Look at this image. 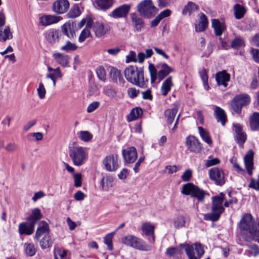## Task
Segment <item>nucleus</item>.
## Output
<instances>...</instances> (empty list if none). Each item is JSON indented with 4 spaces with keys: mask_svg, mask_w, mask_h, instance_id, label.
<instances>
[{
    "mask_svg": "<svg viewBox=\"0 0 259 259\" xmlns=\"http://www.w3.org/2000/svg\"><path fill=\"white\" fill-rule=\"evenodd\" d=\"M242 235L247 241H257L259 239V224H254L250 214H244L239 223Z\"/></svg>",
    "mask_w": 259,
    "mask_h": 259,
    "instance_id": "nucleus-1",
    "label": "nucleus"
},
{
    "mask_svg": "<svg viewBox=\"0 0 259 259\" xmlns=\"http://www.w3.org/2000/svg\"><path fill=\"white\" fill-rule=\"evenodd\" d=\"M124 75L126 80L132 84L141 88L147 87L148 80L145 79L142 68L130 65L124 69Z\"/></svg>",
    "mask_w": 259,
    "mask_h": 259,
    "instance_id": "nucleus-2",
    "label": "nucleus"
},
{
    "mask_svg": "<svg viewBox=\"0 0 259 259\" xmlns=\"http://www.w3.org/2000/svg\"><path fill=\"white\" fill-rule=\"evenodd\" d=\"M68 148V154L73 164L77 166L82 165L88 158L87 148L76 142L71 144Z\"/></svg>",
    "mask_w": 259,
    "mask_h": 259,
    "instance_id": "nucleus-3",
    "label": "nucleus"
},
{
    "mask_svg": "<svg viewBox=\"0 0 259 259\" xmlns=\"http://www.w3.org/2000/svg\"><path fill=\"white\" fill-rule=\"evenodd\" d=\"M211 212L205 215V218L212 221H217L222 213L225 211L223 205L225 199V194L220 193L218 195L212 197Z\"/></svg>",
    "mask_w": 259,
    "mask_h": 259,
    "instance_id": "nucleus-4",
    "label": "nucleus"
},
{
    "mask_svg": "<svg viewBox=\"0 0 259 259\" xmlns=\"http://www.w3.org/2000/svg\"><path fill=\"white\" fill-rule=\"evenodd\" d=\"M122 242L124 244L136 249L143 251L151 250L150 245L146 244L142 239L134 235H130L125 236L122 239Z\"/></svg>",
    "mask_w": 259,
    "mask_h": 259,
    "instance_id": "nucleus-5",
    "label": "nucleus"
},
{
    "mask_svg": "<svg viewBox=\"0 0 259 259\" xmlns=\"http://www.w3.org/2000/svg\"><path fill=\"white\" fill-rule=\"evenodd\" d=\"M182 193L185 195H190L196 198L199 202L204 201L206 193L198 187L191 183L184 185L182 188Z\"/></svg>",
    "mask_w": 259,
    "mask_h": 259,
    "instance_id": "nucleus-6",
    "label": "nucleus"
},
{
    "mask_svg": "<svg viewBox=\"0 0 259 259\" xmlns=\"http://www.w3.org/2000/svg\"><path fill=\"white\" fill-rule=\"evenodd\" d=\"M250 97L248 94H242L235 96L232 102L231 108L237 114L241 113L242 108L250 103Z\"/></svg>",
    "mask_w": 259,
    "mask_h": 259,
    "instance_id": "nucleus-7",
    "label": "nucleus"
},
{
    "mask_svg": "<svg viewBox=\"0 0 259 259\" xmlns=\"http://www.w3.org/2000/svg\"><path fill=\"white\" fill-rule=\"evenodd\" d=\"M137 9L141 15L147 18L154 15L157 11V8L153 5L151 0L141 1L138 5Z\"/></svg>",
    "mask_w": 259,
    "mask_h": 259,
    "instance_id": "nucleus-8",
    "label": "nucleus"
},
{
    "mask_svg": "<svg viewBox=\"0 0 259 259\" xmlns=\"http://www.w3.org/2000/svg\"><path fill=\"white\" fill-rule=\"evenodd\" d=\"M194 246V247L188 244H181L179 246L185 249L189 259L200 258L204 254V251L201 244L196 243Z\"/></svg>",
    "mask_w": 259,
    "mask_h": 259,
    "instance_id": "nucleus-9",
    "label": "nucleus"
},
{
    "mask_svg": "<svg viewBox=\"0 0 259 259\" xmlns=\"http://www.w3.org/2000/svg\"><path fill=\"white\" fill-rule=\"evenodd\" d=\"M120 161L117 154H110L105 157L103 161V164L105 169L108 171H115L119 167Z\"/></svg>",
    "mask_w": 259,
    "mask_h": 259,
    "instance_id": "nucleus-10",
    "label": "nucleus"
},
{
    "mask_svg": "<svg viewBox=\"0 0 259 259\" xmlns=\"http://www.w3.org/2000/svg\"><path fill=\"white\" fill-rule=\"evenodd\" d=\"M93 29L96 36L99 38L109 33L111 29L107 23L99 21L94 23Z\"/></svg>",
    "mask_w": 259,
    "mask_h": 259,
    "instance_id": "nucleus-11",
    "label": "nucleus"
},
{
    "mask_svg": "<svg viewBox=\"0 0 259 259\" xmlns=\"http://www.w3.org/2000/svg\"><path fill=\"white\" fill-rule=\"evenodd\" d=\"M209 176L210 179L214 181L217 185L222 186L225 184L224 173L222 170L218 167L211 168L209 171Z\"/></svg>",
    "mask_w": 259,
    "mask_h": 259,
    "instance_id": "nucleus-12",
    "label": "nucleus"
},
{
    "mask_svg": "<svg viewBox=\"0 0 259 259\" xmlns=\"http://www.w3.org/2000/svg\"><path fill=\"white\" fill-rule=\"evenodd\" d=\"M69 3L67 0H57L53 5V10L57 14L65 13L69 8Z\"/></svg>",
    "mask_w": 259,
    "mask_h": 259,
    "instance_id": "nucleus-13",
    "label": "nucleus"
},
{
    "mask_svg": "<svg viewBox=\"0 0 259 259\" xmlns=\"http://www.w3.org/2000/svg\"><path fill=\"white\" fill-rule=\"evenodd\" d=\"M131 8V5H121L112 12L111 16L114 18H125L127 16Z\"/></svg>",
    "mask_w": 259,
    "mask_h": 259,
    "instance_id": "nucleus-14",
    "label": "nucleus"
},
{
    "mask_svg": "<svg viewBox=\"0 0 259 259\" xmlns=\"http://www.w3.org/2000/svg\"><path fill=\"white\" fill-rule=\"evenodd\" d=\"M186 145L188 149L193 152L198 153L201 150L200 143L194 136H189L186 138Z\"/></svg>",
    "mask_w": 259,
    "mask_h": 259,
    "instance_id": "nucleus-15",
    "label": "nucleus"
},
{
    "mask_svg": "<svg viewBox=\"0 0 259 259\" xmlns=\"http://www.w3.org/2000/svg\"><path fill=\"white\" fill-rule=\"evenodd\" d=\"M62 19L60 16H57L51 15H45L39 17V23L44 26H47L58 23Z\"/></svg>",
    "mask_w": 259,
    "mask_h": 259,
    "instance_id": "nucleus-16",
    "label": "nucleus"
},
{
    "mask_svg": "<svg viewBox=\"0 0 259 259\" xmlns=\"http://www.w3.org/2000/svg\"><path fill=\"white\" fill-rule=\"evenodd\" d=\"M74 27L75 25L73 22H67L61 26V31L69 39H73L75 37Z\"/></svg>",
    "mask_w": 259,
    "mask_h": 259,
    "instance_id": "nucleus-17",
    "label": "nucleus"
},
{
    "mask_svg": "<svg viewBox=\"0 0 259 259\" xmlns=\"http://www.w3.org/2000/svg\"><path fill=\"white\" fill-rule=\"evenodd\" d=\"M122 155L125 161L128 163H133L137 158V150L134 147L123 149Z\"/></svg>",
    "mask_w": 259,
    "mask_h": 259,
    "instance_id": "nucleus-18",
    "label": "nucleus"
},
{
    "mask_svg": "<svg viewBox=\"0 0 259 259\" xmlns=\"http://www.w3.org/2000/svg\"><path fill=\"white\" fill-rule=\"evenodd\" d=\"M157 67L161 68L158 72V78L159 81L163 80L170 72L174 71V69L166 63L159 64Z\"/></svg>",
    "mask_w": 259,
    "mask_h": 259,
    "instance_id": "nucleus-19",
    "label": "nucleus"
},
{
    "mask_svg": "<svg viewBox=\"0 0 259 259\" xmlns=\"http://www.w3.org/2000/svg\"><path fill=\"white\" fill-rule=\"evenodd\" d=\"M34 225L27 221V222L21 223L19 225V233L20 235H31L33 233Z\"/></svg>",
    "mask_w": 259,
    "mask_h": 259,
    "instance_id": "nucleus-20",
    "label": "nucleus"
},
{
    "mask_svg": "<svg viewBox=\"0 0 259 259\" xmlns=\"http://www.w3.org/2000/svg\"><path fill=\"white\" fill-rule=\"evenodd\" d=\"M49 226L48 224L45 221H42L38 224L35 237L37 240H38L42 235H49Z\"/></svg>",
    "mask_w": 259,
    "mask_h": 259,
    "instance_id": "nucleus-21",
    "label": "nucleus"
},
{
    "mask_svg": "<svg viewBox=\"0 0 259 259\" xmlns=\"http://www.w3.org/2000/svg\"><path fill=\"white\" fill-rule=\"evenodd\" d=\"M154 229V226L150 223H144L142 226V231L146 236L150 237L148 239L149 242L152 243H154L155 241Z\"/></svg>",
    "mask_w": 259,
    "mask_h": 259,
    "instance_id": "nucleus-22",
    "label": "nucleus"
},
{
    "mask_svg": "<svg viewBox=\"0 0 259 259\" xmlns=\"http://www.w3.org/2000/svg\"><path fill=\"white\" fill-rule=\"evenodd\" d=\"M253 152L252 150H249L247 154L244 157V163L246 166V168L248 174L249 175H251L252 174V169L253 168Z\"/></svg>",
    "mask_w": 259,
    "mask_h": 259,
    "instance_id": "nucleus-23",
    "label": "nucleus"
},
{
    "mask_svg": "<svg viewBox=\"0 0 259 259\" xmlns=\"http://www.w3.org/2000/svg\"><path fill=\"white\" fill-rule=\"evenodd\" d=\"M45 37L47 40L51 44L59 41V31L55 29H50L45 33Z\"/></svg>",
    "mask_w": 259,
    "mask_h": 259,
    "instance_id": "nucleus-24",
    "label": "nucleus"
},
{
    "mask_svg": "<svg viewBox=\"0 0 259 259\" xmlns=\"http://www.w3.org/2000/svg\"><path fill=\"white\" fill-rule=\"evenodd\" d=\"M230 74L225 70L219 72L215 75V79L219 85H222L226 87L228 85L227 82L230 80Z\"/></svg>",
    "mask_w": 259,
    "mask_h": 259,
    "instance_id": "nucleus-25",
    "label": "nucleus"
},
{
    "mask_svg": "<svg viewBox=\"0 0 259 259\" xmlns=\"http://www.w3.org/2000/svg\"><path fill=\"white\" fill-rule=\"evenodd\" d=\"M211 25L214 30L215 35L217 36H221L226 29L225 24L215 19L211 20Z\"/></svg>",
    "mask_w": 259,
    "mask_h": 259,
    "instance_id": "nucleus-26",
    "label": "nucleus"
},
{
    "mask_svg": "<svg viewBox=\"0 0 259 259\" xmlns=\"http://www.w3.org/2000/svg\"><path fill=\"white\" fill-rule=\"evenodd\" d=\"M234 128L236 133L237 142L239 144L242 145L246 140V135L242 132V127L240 124L234 125Z\"/></svg>",
    "mask_w": 259,
    "mask_h": 259,
    "instance_id": "nucleus-27",
    "label": "nucleus"
},
{
    "mask_svg": "<svg viewBox=\"0 0 259 259\" xmlns=\"http://www.w3.org/2000/svg\"><path fill=\"white\" fill-rule=\"evenodd\" d=\"M208 22L206 16L202 13L200 17V21L198 24H195V30L197 32L204 31L207 27Z\"/></svg>",
    "mask_w": 259,
    "mask_h": 259,
    "instance_id": "nucleus-28",
    "label": "nucleus"
},
{
    "mask_svg": "<svg viewBox=\"0 0 259 259\" xmlns=\"http://www.w3.org/2000/svg\"><path fill=\"white\" fill-rule=\"evenodd\" d=\"M214 115L218 122H221L222 125H225L227 117L224 111L220 107L216 106L214 110Z\"/></svg>",
    "mask_w": 259,
    "mask_h": 259,
    "instance_id": "nucleus-29",
    "label": "nucleus"
},
{
    "mask_svg": "<svg viewBox=\"0 0 259 259\" xmlns=\"http://www.w3.org/2000/svg\"><path fill=\"white\" fill-rule=\"evenodd\" d=\"M178 111V107L176 105H174L172 109H167L165 111L164 114L167 123L171 124L172 123Z\"/></svg>",
    "mask_w": 259,
    "mask_h": 259,
    "instance_id": "nucleus-30",
    "label": "nucleus"
},
{
    "mask_svg": "<svg viewBox=\"0 0 259 259\" xmlns=\"http://www.w3.org/2000/svg\"><path fill=\"white\" fill-rule=\"evenodd\" d=\"M174 84L172 82V77L169 76L163 83L161 87V93L163 96H166L170 91Z\"/></svg>",
    "mask_w": 259,
    "mask_h": 259,
    "instance_id": "nucleus-31",
    "label": "nucleus"
},
{
    "mask_svg": "<svg viewBox=\"0 0 259 259\" xmlns=\"http://www.w3.org/2000/svg\"><path fill=\"white\" fill-rule=\"evenodd\" d=\"M56 61L63 66H66L68 63V56L60 53H55L53 55Z\"/></svg>",
    "mask_w": 259,
    "mask_h": 259,
    "instance_id": "nucleus-32",
    "label": "nucleus"
},
{
    "mask_svg": "<svg viewBox=\"0 0 259 259\" xmlns=\"http://www.w3.org/2000/svg\"><path fill=\"white\" fill-rule=\"evenodd\" d=\"M42 217L40 212V210L38 208H34L31 212V214L27 218V221L30 223H33L35 225L37 221L39 220Z\"/></svg>",
    "mask_w": 259,
    "mask_h": 259,
    "instance_id": "nucleus-33",
    "label": "nucleus"
},
{
    "mask_svg": "<svg viewBox=\"0 0 259 259\" xmlns=\"http://www.w3.org/2000/svg\"><path fill=\"white\" fill-rule=\"evenodd\" d=\"M23 248L25 254L29 256H33L37 250L34 244L30 242H25L23 245Z\"/></svg>",
    "mask_w": 259,
    "mask_h": 259,
    "instance_id": "nucleus-34",
    "label": "nucleus"
},
{
    "mask_svg": "<svg viewBox=\"0 0 259 259\" xmlns=\"http://www.w3.org/2000/svg\"><path fill=\"white\" fill-rule=\"evenodd\" d=\"M113 178L111 176L104 177L100 182L102 190L107 191L113 186Z\"/></svg>",
    "mask_w": 259,
    "mask_h": 259,
    "instance_id": "nucleus-35",
    "label": "nucleus"
},
{
    "mask_svg": "<svg viewBox=\"0 0 259 259\" xmlns=\"http://www.w3.org/2000/svg\"><path fill=\"white\" fill-rule=\"evenodd\" d=\"M131 20L137 31H140L144 26V22L141 18L138 17L135 13L131 14Z\"/></svg>",
    "mask_w": 259,
    "mask_h": 259,
    "instance_id": "nucleus-36",
    "label": "nucleus"
},
{
    "mask_svg": "<svg viewBox=\"0 0 259 259\" xmlns=\"http://www.w3.org/2000/svg\"><path fill=\"white\" fill-rule=\"evenodd\" d=\"M250 126L252 131L259 130V113L254 112L250 118Z\"/></svg>",
    "mask_w": 259,
    "mask_h": 259,
    "instance_id": "nucleus-37",
    "label": "nucleus"
},
{
    "mask_svg": "<svg viewBox=\"0 0 259 259\" xmlns=\"http://www.w3.org/2000/svg\"><path fill=\"white\" fill-rule=\"evenodd\" d=\"M143 110L140 107L134 108L128 115L127 118L128 121L135 120L142 116Z\"/></svg>",
    "mask_w": 259,
    "mask_h": 259,
    "instance_id": "nucleus-38",
    "label": "nucleus"
},
{
    "mask_svg": "<svg viewBox=\"0 0 259 259\" xmlns=\"http://www.w3.org/2000/svg\"><path fill=\"white\" fill-rule=\"evenodd\" d=\"M81 10L78 4L74 5L67 14V17L69 18H75L80 15Z\"/></svg>",
    "mask_w": 259,
    "mask_h": 259,
    "instance_id": "nucleus-39",
    "label": "nucleus"
},
{
    "mask_svg": "<svg viewBox=\"0 0 259 259\" xmlns=\"http://www.w3.org/2000/svg\"><path fill=\"white\" fill-rule=\"evenodd\" d=\"M199 9V6L195 3L189 2L184 7L183 10V14H188L190 15L192 13H193Z\"/></svg>",
    "mask_w": 259,
    "mask_h": 259,
    "instance_id": "nucleus-40",
    "label": "nucleus"
},
{
    "mask_svg": "<svg viewBox=\"0 0 259 259\" xmlns=\"http://www.w3.org/2000/svg\"><path fill=\"white\" fill-rule=\"evenodd\" d=\"M233 9L235 17L237 19L242 18L246 12V9L243 6L238 4L234 5Z\"/></svg>",
    "mask_w": 259,
    "mask_h": 259,
    "instance_id": "nucleus-41",
    "label": "nucleus"
},
{
    "mask_svg": "<svg viewBox=\"0 0 259 259\" xmlns=\"http://www.w3.org/2000/svg\"><path fill=\"white\" fill-rule=\"evenodd\" d=\"M198 129L202 140L208 145H211L212 141L208 133L201 126H199Z\"/></svg>",
    "mask_w": 259,
    "mask_h": 259,
    "instance_id": "nucleus-42",
    "label": "nucleus"
},
{
    "mask_svg": "<svg viewBox=\"0 0 259 259\" xmlns=\"http://www.w3.org/2000/svg\"><path fill=\"white\" fill-rule=\"evenodd\" d=\"M110 77L114 81H124L123 79L122 78L121 74L120 71L115 68H112L111 69L110 71Z\"/></svg>",
    "mask_w": 259,
    "mask_h": 259,
    "instance_id": "nucleus-43",
    "label": "nucleus"
},
{
    "mask_svg": "<svg viewBox=\"0 0 259 259\" xmlns=\"http://www.w3.org/2000/svg\"><path fill=\"white\" fill-rule=\"evenodd\" d=\"M113 0H96L98 6L102 9H108L113 5Z\"/></svg>",
    "mask_w": 259,
    "mask_h": 259,
    "instance_id": "nucleus-44",
    "label": "nucleus"
},
{
    "mask_svg": "<svg viewBox=\"0 0 259 259\" xmlns=\"http://www.w3.org/2000/svg\"><path fill=\"white\" fill-rule=\"evenodd\" d=\"M186 223V220L184 216L179 215L174 220V226L178 229L185 226Z\"/></svg>",
    "mask_w": 259,
    "mask_h": 259,
    "instance_id": "nucleus-45",
    "label": "nucleus"
},
{
    "mask_svg": "<svg viewBox=\"0 0 259 259\" xmlns=\"http://www.w3.org/2000/svg\"><path fill=\"white\" fill-rule=\"evenodd\" d=\"M53 242L49 235H45L40 241V245L42 249L50 247L52 246Z\"/></svg>",
    "mask_w": 259,
    "mask_h": 259,
    "instance_id": "nucleus-46",
    "label": "nucleus"
},
{
    "mask_svg": "<svg viewBox=\"0 0 259 259\" xmlns=\"http://www.w3.org/2000/svg\"><path fill=\"white\" fill-rule=\"evenodd\" d=\"M149 70L150 74L151 82L153 83L158 78V72L156 68L152 64H149Z\"/></svg>",
    "mask_w": 259,
    "mask_h": 259,
    "instance_id": "nucleus-47",
    "label": "nucleus"
},
{
    "mask_svg": "<svg viewBox=\"0 0 259 259\" xmlns=\"http://www.w3.org/2000/svg\"><path fill=\"white\" fill-rule=\"evenodd\" d=\"M77 47L74 43L71 42L70 41H67L66 44L61 47V50L65 52H69L75 51L77 49Z\"/></svg>",
    "mask_w": 259,
    "mask_h": 259,
    "instance_id": "nucleus-48",
    "label": "nucleus"
},
{
    "mask_svg": "<svg viewBox=\"0 0 259 259\" xmlns=\"http://www.w3.org/2000/svg\"><path fill=\"white\" fill-rule=\"evenodd\" d=\"M181 251L179 247H169L165 251V254L167 256L170 257L176 255L181 254Z\"/></svg>",
    "mask_w": 259,
    "mask_h": 259,
    "instance_id": "nucleus-49",
    "label": "nucleus"
},
{
    "mask_svg": "<svg viewBox=\"0 0 259 259\" xmlns=\"http://www.w3.org/2000/svg\"><path fill=\"white\" fill-rule=\"evenodd\" d=\"M79 137L82 141L87 142L92 140L93 135L88 131H80Z\"/></svg>",
    "mask_w": 259,
    "mask_h": 259,
    "instance_id": "nucleus-50",
    "label": "nucleus"
},
{
    "mask_svg": "<svg viewBox=\"0 0 259 259\" xmlns=\"http://www.w3.org/2000/svg\"><path fill=\"white\" fill-rule=\"evenodd\" d=\"M114 233H109L104 237V243L107 245L110 250L113 249L112 238L113 237Z\"/></svg>",
    "mask_w": 259,
    "mask_h": 259,
    "instance_id": "nucleus-51",
    "label": "nucleus"
},
{
    "mask_svg": "<svg viewBox=\"0 0 259 259\" xmlns=\"http://www.w3.org/2000/svg\"><path fill=\"white\" fill-rule=\"evenodd\" d=\"M67 252L65 250L57 249L54 251L55 259H66Z\"/></svg>",
    "mask_w": 259,
    "mask_h": 259,
    "instance_id": "nucleus-52",
    "label": "nucleus"
},
{
    "mask_svg": "<svg viewBox=\"0 0 259 259\" xmlns=\"http://www.w3.org/2000/svg\"><path fill=\"white\" fill-rule=\"evenodd\" d=\"M4 35L2 34H0V35L2 36V39L4 41H5L7 39H12L13 37V35L12 32L10 31V27L9 26H7L3 31Z\"/></svg>",
    "mask_w": 259,
    "mask_h": 259,
    "instance_id": "nucleus-53",
    "label": "nucleus"
},
{
    "mask_svg": "<svg viewBox=\"0 0 259 259\" xmlns=\"http://www.w3.org/2000/svg\"><path fill=\"white\" fill-rule=\"evenodd\" d=\"M244 45V41L240 37H235L232 41L231 47L236 49Z\"/></svg>",
    "mask_w": 259,
    "mask_h": 259,
    "instance_id": "nucleus-54",
    "label": "nucleus"
},
{
    "mask_svg": "<svg viewBox=\"0 0 259 259\" xmlns=\"http://www.w3.org/2000/svg\"><path fill=\"white\" fill-rule=\"evenodd\" d=\"M37 93L40 99H43L45 98L46 90L41 82L39 83L38 88L37 89Z\"/></svg>",
    "mask_w": 259,
    "mask_h": 259,
    "instance_id": "nucleus-55",
    "label": "nucleus"
},
{
    "mask_svg": "<svg viewBox=\"0 0 259 259\" xmlns=\"http://www.w3.org/2000/svg\"><path fill=\"white\" fill-rule=\"evenodd\" d=\"M96 73L99 79L102 81L106 80V71L102 66H100L97 69Z\"/></svg>",
    "mask_w": 259,
    "mask_h": 259,
    "instance_id": "nucleus-56",
    "label": "nucleus"
},
{
    "mask_svg": "<svg viewBox=\"0 0 259 259\" xmlns=\"http://www.w3.org/2000/svg\"><path fill=\"white\" fill-rule=\"evenodd\" d=\"M91 32L89 29H84L80 33L78 41L80 42L84 41L85 39L88 38L90 35Z\"/></svg>",
    "mask_w": 259,
    "mask_h": 259,
    "instance_id": "nucleus-57",
    "label": "nucleus"
},
{
    "mask_svg": "<svg viewBox=\"0 0 259 259\" xmlns=\"http://www.w3.org/2000/svg\"><path fill=\"white\" fill-rule=\"evenodd\" d=\"M140 93V91L135 88H130L127 89V94L128 96L131 99L136 98Z\"/></svg>",
    "mask_w": 259,
    "mask_h": 259,
    "instance_id": "nucleus-58",
    "label": "nucleus"
},
{
    "mask_svg": "<svg viewBox=\"0 0 259 259\" xmlns=\"http://www.w3.org/2000/svg\"><path fill=\"white\" fill-rule=\"evenodd\" d=\"M103 93L110 98H114L116 97V92L112 89L105 88L104 89Z\"/></svg>",
    "mask_w": 259,
    "mask_h": 259,
    "instance_id": "nucleus-59",
    "label": "nucleus"
},
{
    "mask_svg": "<svg viewBox=\"0 0 259 259\" xmlns=\"http://www.w3.org/2000/svg\"><path fill=\"white\" fill-rule=\"evenodd\" d=\"M192 170L190 169H187L182 175L181 178L184 182H188L192 177Z\"/></svg>",
    "mask_w": 259,
    "mask_h": 259,
    "instance_id": "nucleus-60",
    "label": "nucleus"
},
{
    "mask_svg": "<svg viewBox=\"0 0 259 259\" xmlns=\"http://www.w3.org/2000/svg\"><path fill=\"white\" fill-rule=\"evenodd\" d=\"M220 162V160L217 158H214L211 159L207 160L205 161V165L206 167L217 165Z\"/></svg>",
    "mask_w": 259,
    "mask_h": 259,
    "instance_id": "nucleus-61",
    "label": "nucleus"
},
{
    "mask_svg": "<svg viewBox=\"0 0 259 259\" xmlns=\"http://www.w3.org/2000/svg\"><path fill=\"white\" fill-rule=\"evenodd\" d=\"M100 105V103L98 101H95L91 103L87 108V112L91 113L97 109Z\"/></svg>",
    "mask_w": 259,
    "mask_h": 259,
    "instance_id": "nucleus-62",
    "label": "nucleus"
},
{
    "mask_svg": "<svg viewBox=\"0 0 259 259\" xmlns=\"http://www.w3.org/2000/svg\"><path fill=\"white\" fill-rule=\"evenodd\" d=\"M249 253L253 256H256L259 254V247L256 245H251L249 247Z\"/></svg>",
    "mask_w": 259,
    "mask_h": 259,
    "instance_id": "nucleus-63",
    "label": "nucleus"
},
{
    "mask_svg": "<svg viewBox=\"0 0 259 259\" xmlns=\"http://www.w3.org/2000/svg\"><path fill=\"white\" fill-rule=\"evenodd\" d=\"M249 187L254 189L255 190H259V175L257 181L254 179H251L249 184Z\"/></svg>",
    "mask_w": 259,
    "mask_h": 259,
    "instance_id": "nucleus-64",
    "label": "nucleus"
}]
</instances>
